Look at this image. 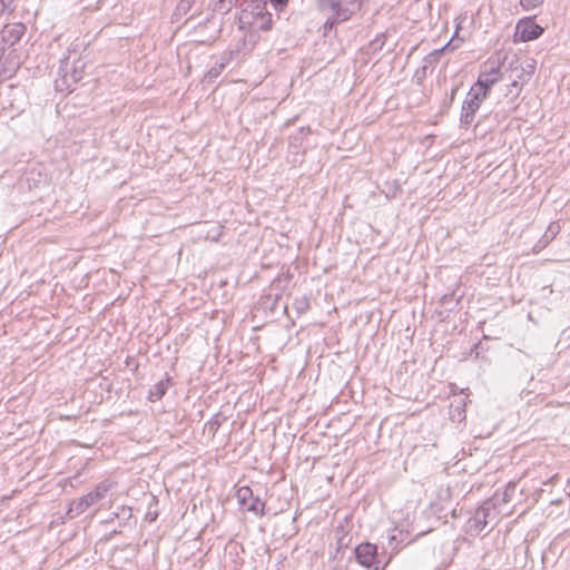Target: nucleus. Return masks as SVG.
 <instances>
[{
  "label": "nucleus",
  "mask_w": 570,
  "mask_h": 570,
  "mask_svg": "<svg viewBox=\"0 0 570 570\" xmlns=\"http://www.w3.org/2000/svg\"><path fill=\"white\" fill-rule=\"evenodd\" d=\"M112 484L110 482L104 481L96 485V488L89 492L91 495L94 503L99 502L102 500L107 492L111 489Z\"/></svg>",
  "instance_id": "15"
},
{
  "label": "nucleus",
  "mask_w": 570,
  "mask_h": 570,
  "mask_svg": "<svg viewBox=\"0 0 570 570\" xmlns=\"http://www.w3.org/2000/svg\"><path fill=\"white\" fill-rule=\"evenodd\" d=\"M237 2L238 0H217L214 4V11L226 14L237 4Z\"/></svg>",
  "instance_id": "18"
},
{
  "label": "nucleus",
  "mask_w": 570,
  "mask_h": 570,
  "mask_svg": "<svg viewBox=\"0 0 570 570\" xmlns=\"http://www.w3.org/2000/svg\"><path fill=\"white\" fill-rule=\"evenodd\" d=\"M112 484L110 482L104 481L96 485V488L89 492L91 495L94 503L99 502L102 500L107 492L111 489Z\"/></svg>",
  "instance_id": "16"
},
{
  "label": "nucleus",
  "mask_w": 570,
  "mask_h": 570,
  "mask_svg": "<svg viewBox=\"0 0 570 570\" xmlns=\"http://www.w3.org/2000/svg\"><path fill=\"white\" fill-rule=\"evenodd\" d=\"M458 89H459V87H458V86H456V87H454V88L452 89V91H451V94H450V100H451V101H453L454 96H455V94H456Z\"/></svg>",
  "instance_id": "33"
},
{
  "label": "nucleus",
  "mask_w": 570,
  "mask_h": 570,
  "mask_svg": "<svg viewBox=\"0 0 570 570\" xmlns=\"http://www.w3.org/2000/svg\"><path fill=\"white\" fill-rule=\"evenodd\" d=\"M147 517H150V521H154V520H156L157 514L156 513L155 514L147 513Z\"/></svg>",
  "instance_id": "35"
},
{
  "label": "nucleus",
  "mask_w": 570,
  "mask_h": 570,
  "mask_svg": "<svg viewBox=\"0 0 570 570\" xmlns=\"http://www.w3.org/2000/svg\"><path fill=\"white\" fill-rule=\"evenodd\" d=\"M195 1L196 0H180L177 7L178 11L186 14L191 9Z\"/></svg>",
  "instance_id": "22"
},
{
  "label": "nucleus",
  "mask_w": 570,
  "mask_h": 570,
  "mask_svg": "<svg viewBox=\"0 0 570 570\" xmlns=\"http://www.w3.org/2000/svg\"><path fill=\"white\" fill-rule=\"evenodd\" d=\"M94 504H95L94 500L88 492L87 494L82 495L81 498H79L77 500H73L70 503L67 514L70 519H72V518L78 517L81 513H83L89 507H91Z\"/></svg>",
  "instance_id": "10"
},
{
  "label": "nucleus",
  "mask_w": 570,
  "mask_h": 570,
  "mask_svg": "<svg viewBox=\"0 0 570 570\" xmlns=\"http://www.w3.org/2000/svg\"><path fill=\"white\" fill-rule=\"evenodd\" d=\"M236 498L240 507L257 515H264L265 502L255 497L253 490L247 487H240L236 491Z\"/></svg>",
  "instance_id": "5"
},
{
  "label": "nucleus",
  "mask_w": 570,
  "mask_h": 570,
  "mask_svg": "<svg viewBox=\"0 0 570 570\" xmlns=\"http://www.w3.org/2000/svg\"><path fill=\"white\" fill-rule=\"evenodd\" d=\"M170 382V377H166L164 380H160L159 382L155 383L148 392V400L150 402H157L159 401L167 392L168 385Z\"/></svg>",
  "instance_id": "12"
},
{
  "label": "nucleus",
  "mask_w": 570,
  "mask_h": 570,
  "mask_svg": "<svg viewBox=\"0 0 570 570\" xmlns=\"http://www.w3.org/2000/svg\"><path fill=\"white\" fill-rule=\"evenodd\" d=\"M501 78L502 75L500 66H491L490 68L485 66L474 83L475 89L481 92H485V96L488 97L491 87L499 82Z\"/></svg>",
  "instance_id": "6"
},
{
  "label": "nucleus",
  "mask_w": 570,
  "mask_h": 570,
  "mask_svg": "<svg viewBox=\"0 0 570 570\" xmlns=\"http://www.w3.org/2000/svg\"><path fill=\"white\" fill-rule=\"evenodd\" d=\"M559 232H560V226L557 223H551L548 226L542 238L534 245L533 250L538 253L541 249H543L556 237V235Z\"/></svg>",
  "instance_id": "13"
},
{
  "label": "nucleus",
  "mask_w": 570,
  "mask_h": 570,
  "mask_svg": "<svg viewBox=\"0 0 570 570\" xmlns=\"http://www.w3.org/2000/svg\"><path fill=\"white\" fill-rule=\"evenodd\" d=\"M24 32L23 24H16L10 31V36L13 38V42L18 41Z\"/></svg>",
  "instance_id": "23"
},
{
  "label": "nucleus",
  "mask_w": 570,
  "mask_h": 570,
  "mask_svg": "<svg viewBox=\"0 0 570 570\" xmlns=\"http://www.w3.org/2000/svg\"><path fill=\"white\" fill-rule=\"evenodd\" d=\"M399 189H400V186H399L397 184H395V183H394V184H393V188L391 189V191H392V196H394V195H395V193H396Z\"/></svg>",
  "instance_id": "34"
},
{
  "label": "nucleus",
  "mask_w": 570,
  "mask_h": 570,
  "mask_svg": "<svg viewBox=\"0 0 570 570\" xmlns=\"http://www.w3.org/2000/svg\"><path fill=\"white\" fill-rule=\"evenodd\" d=\"M147 517H150V521H154V520H156L157 514L156 513L155 514L147 513Z\"/></svg>",
  "instance_id": "36"
},
{
  "label": "nucleus",
  "mask_w": 570,
  "mask_h": 570,
  "mask_svg": "<svg viewBox=\"0 0 570 570\" xmlns=\"http://www.w3.org/2000/svg\"><path fill=\"white\" fill-rule=\"evenodd\" d=\"M336 24H338V22L328 14V17L323 26L324 35H326L327 31H331Z\"/></svg>",
  "instance_id": "25"
},
{
  "label": "nucleus",
  "mask_w": 570,
  "mask_h": 570,
  "mask_svg": "<svg viewBox=\"0 0 570 570\" xmlns=\"http://www.w3.org/2000/svg\"><path fill=\"white\" fill-rule=\"evenodd\" d=\"M85 61L76 51L68 50V53L60 59L58 78L55 80L57 91L70 92L72 87L83 77Z\"/></svg>",
  "instance_id": "1"
},
{
  "label": "nucleus",
  "mask_w": 570,
  "mask_h": 570,
  "mask_svg": "<svg viewBox=\"0 0 570 570\" xmlns=\"http://www.w3.org/2000/svg\"><path fill=\"white\" fill-rule=\"evenodd\" d=\"M376 546L370 542L361 543L355 548V557L360 564L379 570L376 562Z\"/></svg>",
  "instance_id": "9"
},
{
  "label": "nucleus",
  "mask_w": 570,
  "mask_h": 570,
  "mask_svg": "<svg viewBox=\"0 0 570 570\" xmlns=\"http://www.w3.org/2000/svg\"><path fill=\"white\" fill-rule=\"evenodd\" d=\"M544 0H520V4L524 10H532L543 3Z\"/></svg>",
  "instance_id": "21"
},
{
  "label": "nucleus",
  "mask_w": 570,
  "mask_h": 570,
  "mask_svg": "<svg viewBox=\"0 0 570 570\" xmlns=\"http://www.w3.org/2000/svg\"><path fill=\"white\" fill-rule=\"evenodd\" d=\"M443 53V49H435L426 55L423 59V70L431 69L433 70L435 66L439 63V60Z\"/></svg>",
  "instance_id": "17"
},
{
  "label": "nucleus",
  "mask_w": 570,
  "mask_h": 570,
  "mask_svg": "<svg viewBox=\"0 0 570 570\" xmlns=\"http://www.w3.org/2000/svg\"><path fill=\"white\" fill-rule=\"evenodd\" d=\"M320 10L330 14L338 23L345 22L361 10V0H318Z\"/></svg>",
  "instance_id": "3"
},
{
  "label": "nucleus",
  "mask_w": 570,
  "mask_h": 570,
  "mask_svg": "<svg viewBox=\"0 0 570 570\" xmlns=\"http://www.w3.org/2000/svg\"><path fill=\"white\" fill-rule=\"evenodd\" d=\"M543 33V28L531 18L522 19L517 24L515 35L522 42L538 39Z\"/></svg>",
  "instance_id": "8"
},
{
  "label": "nucleus",
  "mask_w": 570,
  "mask_h": 570,
  "mask_svg": "<svg viewBox=\"0 0 570 570\" xmlns=\"http://www.w3.org/2000/svg\"><path fill=\"white\" fill-rule=\"evenodd\" d=\"M305 130L308 132V131H309V127H306V128H305V127H302V128H301V131H305Z\"/></svg>",
  "instance_id": "38"
},
{
  "label": "nucleus",
  "mask_w": 570,
  "mask_h": 570,
  "mask_svg": "<svg viewBox=\"0 0 570 570\" xmlns=\"http://www.w3.org/2000/svg\"><path fill=\"white\" fill-rule=\"evenodd\" d=\"M458 30H459V29L456 28V30H455L454 36L452 37V39H451L450 41H448V42H446V43L441 48V49H443V52H444L445 50H453V49H455V48L458 47V45H453V42H454V38H455V37H456V35H458Z\"/></svg>",
  "instance_id": "28"
},
{
  "label": "nucleus",
  "mask_w": 570,
  "mask_h": 570,
  "mask_svg": "<svg viewBox=\"0 0 570 570\" xmlns=\"http://www.w3.org/2000/svg\"><path fill=\"white\" fill-rule=\"evenodd\" d=\"M266 0H248L238 17L239 28L242 30H271L272 13L266 11Z\"/></svg>",
  "instance_id": "2"
},
{
  "label": "nucleus",
  "mask_w": 570,
  "mask_h": 570,
  "mask_svg": "<svg viewBox=\"0 0 570 570\" xmlns=\"http://www.w3.org/2000/svg\"><path fill=\"white\" fill-rule=\"evenodd\" d=\"M401 542L402 539H397V535L395 533L389 535V544L393 550L397 549Z\"/></svg>",
  "instance_id": "26"
},
{
  "label": "nucleus",
  "mask_w": 570,
  "mask_h": 570,
  "mask_svg": "<svg viewBox=\"0 0 570 570\" xmlns=\"http://www.w3.org/2000/svg\"><path fill=\"white\" fill-rule=\"evenodd\" d=\"M533 72H534V66L528 65L527 68L521 69V72H520V75H518V78L525 80L524 77L527 76V79H529Z\"/></svg>",
  "instance_id": "24"
},
{
  "label": "nucleus",
  "mask_w": 570,
  "mask_h": 570,
  "mask_svg": "<svg viewBox=\"0 0 570 570\" xmlns=\"http://www.w3.org/2000/svg\"><path fill=\"white\" fill-rule=\"evenodd\" d=\"M220 425H222L220 414H215L209 421L206 422L205 430L214 436L216 434V432L218 431V429L220 428Z\"/></svg>",
  "instance_id": "20"
},
{
  "label": "nucleus",
  "mask_w": 570,
  "mask_h": 570,
  "mask_svg": "<svg viewBox=\"0 0 570 570\" xmlns=\"http://www.w3.org/2000/svg\"><path fill=\"white\" fill-rule=\"evenodd\" d=\"M114 518H120V513H119V511H116V512H114V513H112V519H114Z\"/></svg>",
  "instance_id": "37"
},
{
  "label": "nucleus",
  "mask_w": 570,
  "mask_h": 570,
  "mask_svg": "<svg viewBox=\"0 0 570 570\" xmlns=\"http://www.w3.org/2000/svg\"><path fill=\"white\" fill-rule=\"evenodd\" d=\"M112 484L110 482L104 481L96 485V488L89 492L91 495L94 503L99 502L102 500L107 492L111 489Z\"/></svg>",
  "instance_id": "14"
},
{
  "label": "nucleus",
  "mask_w": 570,
  "mask_h": 570,
  "mask_svg": "<svg viewBox=\"0 0 570 570\" xmlns=\"http://www.w3.org/2000/svg\"><path fill=\"white\" fill-rule=\"evenodd\" d=\"M514 490H515V484L510 483V484L507 487L505 491H504V501H508V500H509V498H510V495H511V492H513Z\"/></svg>",
  "instance_id": "31"
},
{
  "label": "nucleus",
  "mask_w": 570,
  "mask_h": 570,
  "mask_svg": "<svg viewBox=\"0 0 570 570\" xmlns=\"http://www.w3.org/2000/svg\"><path fill=\"white\" fill-rule=\"evenodd\" d=\"M14 0H0V13L6 10H11Z\"/></svg>",
  "instance_id": "29"
},
{
  "label": "nucleus",
  "mask_w": 570,
  "mask_h": 570,
  "mask_svg": "<svg viewBox=\"0 0 570 570\" xmlns=\"http://www.w3.org/2000/svg\"><path fill=\"white\" fill-rule=\"evenodd\" d=\"M271 2L276 10H283L288 0H271Z\"/></svg>",
  "instance_id": "30"
},
{
  "label": "nucleus",
  "mask_w": 570,
  "mask_h": 570,
  "mask_svg": "<svg viewBox=\"0 0 570 570\" xmlns=\"http://www.w3.org/2000/svg\"><path fill=\"white\" fill-rule=\"evenodd\" d=\"M510 87L515 89L514 95L518 96L521 90V87L519 86V81L517 79L512 80Z\"/></svg>",
  "instance_id": "32"
},
{
  "label": "nucleus",
  "mask_w": 570,
  "mask_h": 570,
  "mask_svg": "<svg viewBox=\"0 0 570 570\" xmlns=\"http://www.w3.org/2000/svg\"><path fill=\"white\" fill-rule=\"evenodd\" d=\"M309 299L306 296L297 297L293 302V307L298 315L304 314L309 309Z\"/></svg>",
  "instance_id": "19"
},
{
  "label": "nucleus",
  "mask_w": 570,
  "mask_h": 570,
  "mask_svg": "<svg viewBox=\"0 0 570 570\" xmlns=\"http://www.w3.org/2000/svg\"><path fill=\"white\" fill-rule=\"evenodd\" d=\"M118 511L120 513V518L122 519H130L131 518V508L129 507H121V508H118Z\"/></svg>",
  "instance_id": "27"
},
{
  "label": "nucleus",
  "mask_w": 570,
  "mask_h": 570,
  "mask_svg": "<svg viewBox=\"0 0 570 570\" xmlns=\"http://www.w3.org/2000/svg\"><path fill=\"white\" fill-rule=\"evenodd\" d=\"M232 57H220L219 61H217L210 69L205 73L203 81L207 83L214 82L229 63Z\"/></svg>",
  "instance_id": "11"
},
{
  "label": "nucleus",
  "mask_w": 570,
  "mask_h": 570,
  "mask_svg": "<svg viewBox=\"0 0 570 570\" xmlns=\"http://www.w3.org/2000/svg\"><path fill=\"white\" fill-rule=\"evenodd\" d=\"M493 505L484 503L475 513L468 520L466 531L471 535H479L488 524V517Z\"/></svg>",
  "instance_id": "7"
},
{
  "label": "nucleus",
  "mask_w": 570,
  "mask_h": 570,
  "mask_svg": "<svg viewBox=\"0 0 570 570\" xmlns=\"http://www.w3.org/2000/svg\"><path fill=\"white\" fill-rule=\"evenodd\" d=\"M485 98V92L476 90L475 86L471 87L462 105L460 115L461 127L468 128L472 124L476 111Z\"/></svg>",
  "instance_id": "4"
}]
</instances>
